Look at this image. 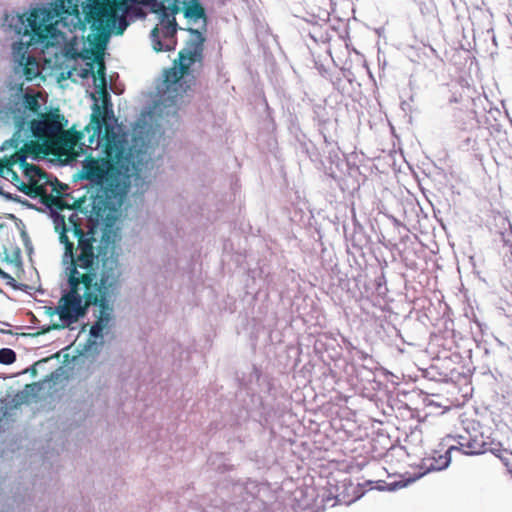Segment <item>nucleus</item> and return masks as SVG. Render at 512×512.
<instances>
[{
	"label": "nucleus",
	"mask_w": 512,
	"mask_h": 512,
	"mask_svg": "<svg viewBox=\"0 0 512 512\" xmlns=\"http://www.w3.org/2000/svg\"><path fill=\"white\" fill-rule=\"evenodd\" d=\"M59 241L64 245V260L69 259L70 291L61 298L59 316L68 323L84 316L90 306H98L96 321L90 328L93 338L102 336L113 318V298L122 280V265L116 251L115 235L104 231L97 239L92 229H82L77 211L55 218Z\"/></svg>",
	"instance_id": "obj_1"
},
{
	"label": "nucleus",
	"mask_w": 512,
	"mask_h": 512,
	"mask_svg": "<svg viewBox=\"0 0 512 512\" xmlns=\"http://www.w3.org/2000/svg\"><path fill=\"white\" fill-rule=\"evenodd\" d=\"M84 18L79 12V0H57L51 8H35L28 17L20 14H6L3 25L18 35L30 36L29 44H40L46 48L55 46L63 38L65 29L82 31L81 38L73 36L64 45V56L76 60H87L85 67L73 68V72L86 79L97 75L105 86L104 51L111 33L121 35L128 23L125 17H118L104 0H88L82 5Z\"/></svg>",
	"instance_id": "obj_2"
},
{
	"label": "nucleus",
	"mask_w": 512,
	"mask_h": 512,
	"mask_svg": "<svg viewBox=\"0 0 512 512\" xmlns=\"http://www.w3.org/2000/svg\"><path fill=\"white\" fill-rule=\"evenodd\" d=\"M114 122L116 119L112 109L105 105L102 111L98 104H94L91 121L85 128L88 132L92 130L89 144L96 142L97 147L103 144L106 157H87L82 166L81 178L95 186L97 197L105 207L122 202L134 169L133 157L118 140Z\"/></svg>",
	"instance_id": "obj_3"
},
{
	"label": "nucleus",
	"mask_w": 512,
	"mask_h": 512,
	"mask_svg": "<svg viewBox=\"0 0 512 512\" xmlns=\"http://www.w3.org/2000/svg\"><path fill=\"white\" fill-rule=\"evenodd\" d=\"M28 153L0 150V177L10 181L25 195L40 200L50 193L52 188H67L56 177L48 175L38 166L29 164Z\"/></svg>",
	"instance_id": "obj_4"
},
{
	"label": "nucleus",
	"mask_w": 512,
	"mask_h": 512,
	"mask_svg": "<svg viewBox=\"0 0 512 512\" xmlns=\"http://www.w3.org/2000/svg\"><path fill=\"white\" fill-rule=\"evenodd\" d=\"M67 124V120L60 114L59 109L39 114V117L32 120L25 128V137L19 144L11 143L6 145V141L0 147L1 151H13L28 153L32 159L36 160L51 153V148L56 141L61 129Z\"/></svg>",
	"instance_id": "obj_5"
},
{
	"label": "nucleus",
	"mask_w": 512,
	"mask_h": 512,
	"mask_svg": "<svg viewBox=\"0 0 512 512\" xmlns=\"http://www.w3.org/2000/svg\"><path fill=\"white\" fill-rule=\"evenodd\" d=\"M366 465V461H332L324 467L325 485L322 486V502L331 507L336 504L349 505L364 494L361 484H353L348 473L359 471Z\"/></svg>",
	"instance_id": "obj_6"
},
{
	"label": "nucleus",
	"mask_w": 512,
	"mask_h": 512,
	"mask_svg": "<svg viewBox=\"0 0 512 512\" xmlns=\"http://www.w3.org/2000/svg\"><path fill=\"white\" fill-rule=\"evenodd\" d=\"M190 36L187 40L185 47L179 51L178 59L174 61L173 67L165 71L164 83L167 90L176 92L181 95L186 92V89H181V80L188 74L190 67L196 62H202L204 43L206 37L204 33L198 29L188 28Z\"/></svg>",
	"instance_id": "obj_7"
},
{
	"label": "nucleus",
	"mask_w": 512,
	"mask_h": 512,
	"mask_svg": "<svg viewBox=\"0 0 512 512\" xmlns=\"http://www.w3.org/2000/svg\"><path fill=\"white\" fill-rule=\"evenodd\" d=\"M337 127L336 118L322 119V172L339 184L347 163L338 145Z\"/></svg>",
	"instance_id": "obj_8"
},
{
	"label": "nucleus",
	"mask_w": 512,
	"mask_h": 512,
	"mask_svg": "<svg viewBox=\"0 0 512 512\" xmlns=\"http://www.w3.org/2000/svg\"><path fill=\"white\" fill-rule=\"evenodd\" d=\"M349 282L347 274L339 268L334 246L322 242V292L334 302L340 301L343 293L349 291Z\"/></svg>",
	"instance_id": "obj_9"
},
{
	"label": "nucleus",
	"mask_w": 512,
	"mask_h": 512,
	"mask_svg": "<svg viewBox=\"0 0 512 512\" xmlns=\"http://www.w3.org/2000/svg\"><path fill=\"white\" fill-rule=\"evenodd\" d=\"M38 96L39 94L25 93L22 96V102H15L9 107L7 117L14 126V132L12 137L6 140L7 146H11V143L19 144L22 141L19 138L25 137V128L35 119L34 116L39 117V114H43Z\"/></svg>",
	"instance_id": "obj_10"
},
{
	"label": "nucleus",
	"mask_w": 512,
	"mask_h": 512,
	"mask_svg": "<svg viewBox=\"0 0 512 512\" xmlns=\"http://www.w3.org/2000/svg\"><path fill=\"white\" fill-rule=\"evenodd\" d=\"M341 405L338 403H330L322 401V415L327 417V420H322V448H329V446L340 445L341 441L346 437V431L343 429L342 419L339 416Z\"/></svg>",
	"instance_id": "obj_11"
},
{
	"label": "nucleus",
	"mask_w": 512,
	"mask_h": 512,
	"mask_svg": "<svg viewBox=\"0 0 512 512\" xmlns=\"http://www.w3.org/2000/svg\"><path fill=\"white\" fill-rule=\"evenodd\" d=\"M450 451L430 450V453L426 454L417 465L418 472L415 473V477L411 480H416L431 471L445 469L451 461Z\"/></svg>",
	"instance_id": "obj_12"
},
{
	"label": "nucleus",
	"mask_w": 512,
	"mask_h": 512,
	"mask_svg": "<svg viewBox=\"0 0 512 512\" xmlns=\"http://www.w3.org/2000/svg\"><path fill=\"white\" fill-rule=\"evenodd\" d=\"M337 337H341L340 333H326L322 331V365L332 366L338 365L342 360V346Z\"/></svg>",
	"instance_id": "obj_13"
},
{
	"label": "nucleus",
	"mask_w": 512,
	"mask_h": 512,
	"mask_svg": "<svg viewBox=\"0 0 512 512\" xmlns=\"http://www.w3.org/2000/svg\"><path fill=\"white\" fill-rule=\"evenodd\" d=\"M340 376V366L332 364L322 365V391L329 393L334 392L335 396H330L327 402L334 403L333 400L342 401L340 392L336 391V384ZM326 398V394L322 392V399Z\"/></svg>",
	"instance_id": "obj_14"
},
{
	"label": "nucleus",
	"mask_w": 512,
	"mask_h": 512,
	"mask_svg": "<svg viewBox=\"0 0 512 512\" xmlns=\"http://www.w3.org/2000/svg\"><path fill=\"white\" fill-rule=\"evenodd\" d=\"M83 138V132L61 129L50 154H59L66 150H72Z\"/></svg>",
	"instance_id": "obj_15"
},
{
	"label": "nucleus",
	"mask_w": 512,
	"mask_h": 512,
	"mask_svg": "<svg viewBox=\"0 0 512 512\" xmlns=\"http://www.w3.org/2000/svg\"><path fill=\"white\" fill-rule=\"evenodd\" d=\"M352 225L353 230L350 235L352 246L357 249H363L371 242V238L366 233L364 227L357 221L355 214L352 218Z\"/></svg>",
	"instance_id": "obj_16"
},
{
	"label": "nucleus",
	"mask_w": 512,
	"mask_h": 512,
	"mask_svg": "<svg viewBox=\"0 0 512 512\" xmlns=\"http://www.w3.org/2000/svg\"><path fill=\"white\" fill-rule=\"evenodd\" d=\"M65 189L66 188H52L50 193L47 196H44L41 202L51 210H64L65 208H70L61 198L62 191Z\"/></svg>",
	"instance_id": "obj_17"
},
{
	"label": "nucleus",
	"mask_w": 512,
	"mask_h": 512,
	"mask_svg": "<svg viewBox=\"0 0 512 512\" xmlns=\"http://www.w3.org/2000/svg\"><path fill=\"white\" fill-rule=\"evenodd\" d=\"M19 65L22 66L23 75L27 81L35 79L39 75V64L32 56L22 54Z\"/></svg>",
	"instance_id": "obj_18"
},
{
	"label": "nucleus",
	"mask_w": 512,
	"mask_h": 512,
	"mask_svg": "<svg viewBox=\"0 0 512 512\" xmlns=\"http://www.w3.org/2000/svg\"><path fill=\"white\" fill-rule=\"evenodd\" d=\"M336 75H334L331 71L326 69L322 64V79L327 81L333 89H340V85L342 83V72L338 69L335 70Z\"/></svg>",
	"instance_id": "obj_19"
},
{
	"label": "nucleus",
	"mask_w": 512,
	"mask_h": 512,
	"mask_svg": "<svg viewBox=\"0 0 512 512\" xmlns=\"http://www.w3.org/2000/svg\"><path fill=\"white\" fill-rule=\"evenodd\" d=\"M440 446L442 448H473V445L470 440L466 444L457 441L456 437L447 435L445 438L442 439V442L440 443Z\"/></svg>",
	"instance_id": "obj_20"
},
{
	"label": "nucleus",
	"mask_w": 512,
	"mask_h": 512,
	"mask_svg": "<svg viewBox=\"0 0 512 512\" xmlns=\"http://www.w3.org/2000/svg\"><path fill=\"white\" fill-rule=\"evenodd\" d=\"M512 474V450H492Z\"/></svg>",
	"instance_id": "obj_21"
},
{
	"label": "nucleus",
	"mask_w": 512,
	"mask_h": 512,
	"mask_svg": "<svg viewBox=\"0 0 512 512\" xmlns=\"http://www.w3.org/2000/svg\"><path fill=\"white\" fill-rule=\"evenodd\" d=\"M16 361V353L10 348L0 349V363L4 365L13 364Z\"/></svg>",
	"instance_id": "obj_22"
},
{
	"label": "nucleus",
	"mask_w": 512,
	"mask_h": 512,
	"mask_svg": "<svg viewBox=\"0 0 512 512\" xmlns=\"http://www.w3.org/2000/svg\"><path fill=\"white\" fill-rule=\"evenodd\" d=\"M477 144V141L475 138L468 136L465 139L461 141L460 147L462 149L469 150L470 148L474 149V146Z\"/></svg>",
	"instance_id": "obj_23"
},
{
	"label": "nucleus",
	"mask_w": 512,
	"mask_h": 512,
	"mask_svg": "<svg viewBox=\"0 0 512 512\" xmlns=\"http://www.w3.org/2000/svg\"><path fill=\"white\" fill-rule=\"evenodd\" d=\"M0 277L6 281V283L12 287H15L16 280L8 273L0 268Z\"/></svg>",
	"instance_id": "obj_24"
},
{
	"label": "nucleus",
	"mask_w": 512,
	"mask_h": 512,
	"mask_svg": "<svg viewBox=\"0 0 512 512\" xmlns=\"http://www.w3.org/2000/svg\"><path fill=\"white\" fill-rule=\"evenodd\" d=\"M500 235H501V241L503 242V245L509 247L510 252L512 254V240L506 236L505 232H500Z\"/></svg>",
	"instance_id": "obj_25"
},
{
	"label": "nucleus",
	"mask_w": 512,
	"mask_h": 512,
	"mask_svg": "<svg viewBox=\"0 0 512 512\" xmlns=\"http://www.w3.org/2000/svg\"><path fill=\"white\" fill-rule=\"evenodd\" d=\"M355 355L357 356V358L359 360H362V361H365L367 359H372L371 356L369 354H367L366 352L362 351V350H356V353Z\"/></svg>",
	"instance_id": "obj_26"
},
{
	"label": "nucleus",
	"mask_w": 512,
	"mask_h": 512,
	"mask_svg": "<svg viewBox=\"0 0 512 512\" xmlns=\"http://www.w3.org/2000/svg\"><path fill=\"white\" fill-rule=\"evenodd\" d=\"M484 451L485 450H469V451H465V454L466 455H476V454H481Z\"/></svg>",
	"instance_id": "obj_27"
},
{
	"label": "nucleus",
	"mask_w": 512,
	"mask_h": 512,
	"mask_svg": "<svg viewBox=\"0 0 512 512\" xmlns=\"http://www.w3.org/2000/svg\"><path fill=\"white\" fill-rule=\"evenodd\" d=\"M335 219L337 220V225H338L339 224V218L335 217ZM324 220H326L330 225H336V222H335L334 219H331V218L327 217Z\"/></svg>",
	"instance_id": "obj_28"
},
{
	"label": "nucleus",
	"mask_w": 512,
	"mask_h": 512,
	"mask_svg": "<svg viewBox=\"0 0 512 512\" xmlns=\"http://www.w3.org/2000/svg\"><path fill=\"white\" fill-rule=\"evenodd\" d=\"M390 218H391V220L393 221V223H394V225H395V226H400V225H402V224H401V222H400L397 218H395L394 216H390Z\"/></svg>",
	"instance_id": "obj_29"
},
{
	"label": "nucleus",
	"mask_w": 512,
	"mask_h": 512,
	"mask_svg": "<svg viewBox=\"0 0 512 512\" xmlns=\"http://www.w3.org/2000/svg\"><path fill=\"white\" fill-rule=\"evenodd\" d=\"M343 229H344V232H345V236H346V238H348V235H347V229H346V226H345V225H343Z\"/></svg>",
	"instance_id": "obj_30"
},
{
	"label": "nucleus",
	"mask_w": 512,
	"mask_h": 512,
	"mask_svg": "<svg viewBox=\"0 0 512 512\" xmlns=\"http://www.w3.org/2000/svg\"><path fill=\"white\" fill-rule=\"evenodd\" d=\"M480 448H481V449L486 448V443H485V442H483V443L480 445Z\"/></svg>",
	"instance_id": "obj_31"
},
{
	"label": "nucleus",
	"mask_w": 512,
	"mask_h": 512,
	"mask_svg": "<svg viewBox=\"0 0 512 512\" xmlns=\"http://www.w3.org/2000/svg\"><path fill=\"white\" fill-rule=\"evenodd\" d=\"M510 234L512 235V224L509 223Z\"/></svg>",
	"instance_id": "obj_32"
},
{
	"label": "nucleus",
	"mask_w": 512,
	"mask_h": 512,
	"mask_svg": "<svg viewBox=\"0 0 512 512\" xmlns=\"http://www.w3.org/2000/svg\"><path fill=\"white\" fill-rule=\"evenodd\" d=\"M327 54H328V56H329V57H331V52H330V50H327Z\"/></svg>",
	"instance_id": "obj_33"
}]
</instances>
